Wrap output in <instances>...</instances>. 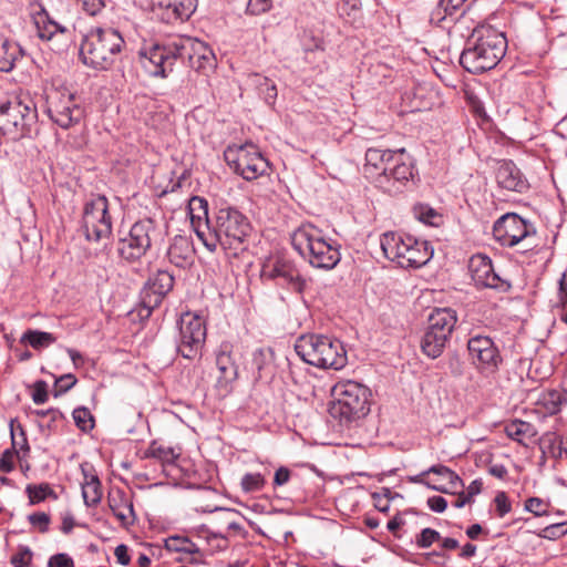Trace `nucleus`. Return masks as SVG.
<instances>
[{"mask_svg": "<svg viewBox=\"0 0 567 567\" xmlns=\"http://www.w3.org/2000/svg\"><path fill=\"white\" fill-rule=\"evenodd\" d=\"M143 69L153 78L166 79L187 61L192 69L207 73L215 68L213 52L203 42L174 37L145 43L137 52Z\"/></svg>", "mask_w": 567, "mask_h": 567, "instance_id": "f257e3e1", "label": "nucleus"}, {"mask_svg": "<svg viewBox=\"0 0 567 567\" xmlns=\"http://www.w3.org/2000/svg\"><path fill=\"white\" fill-rule=\"evenodd\" d=\"M251 231L252 226L247 216L234 207H224L215 214L213 226L203 245L210 252H215L220 246L229 255L237 257L247 249Z\"/></svg>", "mask_w": 567, "mask_h": 567, "instance_id": "f03ea898", "label": "nucleus"}, {"mask_svg": "<svg viewBox=\"0 0 567 567\" xmlns=\"http://www.w3.org/2000/svg\"><path fill=\"white\" fill-rule=\"evenodd\" d=\"M507 40L492 28H475L460 56V64L472 74L494 69L505 55Z\"/></svg>", "mask_w": 567, "mask_h": 567, "instance_id": "7ed1b4c3", "label": "nucleus"}, {"mask_svg": "<svg viewBox=\"0 0 567 567\" xmlns=\"http://www.w3.org/2000/svg\"><path fill=\"white\" fill-rule=\"evenodd\" d=\"M292 247L312 267L333 269L341 259L339 245L327 239L321 229L312 224H302L291 235Z\"/></svg>", "mask_w": 567, "mask_h": 567, "instance_id": "20e7f679", "label": "nucleus"}, {"mask_svg": "<svg viewBox=\"0 0 567 567\" xmlns=\"http://www.w3.org/2000/svg\"><path fill=\"white\" fill-rule=\"evenodd\" d=\"M124 39L113 28H93L82 39L80 59L84 65L96 70H110L124 47Z\"/></svg>", "mask_w": 567, "mask_h": 567, "instance_id": "39448f33", "label": "nucleus"}, {"mask_svg": "<svg viewBox=\"0 0 567 567\" xmlns=\"http://www.w3.org/2000/svg\"><path fill=\"white\" fill-rule=\"evenodd\" d=\"M295 351L306 363L319 369H342L348 361L342 342L323 334H302L295 343Z\"/></svg>", "mask_w": 567, "mask_h": 567, "instance_id": "423d86ee", "label": "nucleus"}, {"mask_svg": "<svg viewBox=\"0 0 567 567\" xmlns=\"http://www.w3.org/2000/svg\"><path fill=\"white\" fill-rule=\"evenodd\" d=\"M332 402L329 412L340 423L348 424L370 412L371 391L362 383L352 380L338 382L332 388Z\"/></svg>", "mask_w": 567, "mask_h": 567, "instance_id": "0eeeda50", "label": "nucleus"}, {"mask_svg": "<svg viewBox=\"0 0 567 567\" xmlns=\"http://www.w3.org/2000/svg\"><path fill=\"white\" fill-rule=\"evenodd\" d=\"M44 112L63 130H69L85 116V109L79 97L66 87L51 85L44 90Z\"/></svg>", "mask_w": 567, "mask_h": 567, "instance_id": "6e6552de", "label": "nucleus"}, {"mask_svg": "<svg viewBox=\"0 0 567 567\" xmlns=\"http://www.w3.org/2000/svg\"><path fill=\"white\" fill-rule=\"evenodd\" d=\"M457 323V313L452 308H435L427 318V327L421 339L422 352L436 359L443 353Z\"/></svg>", "mask_w": 567, "mask_h": 567, "instance_id": "1a4fd4ad", "label": "nucleus"}, {"mask_svg": "<svg viewBox=\"0 0 567 567\" xmlns=\"http://www.w3.org/2000/svg\"><path fill=\"white\" fill-rule=\"evenodd\" d=\"M38 113L32 102H23L17 96L0 101V132L13 140L28 136L37 122Z\"/></svg>", "mask_w": 567, "mask_h": 567, "instance_id": "9d476101", "label": "nucleus"}, {"mask_svg": "<svg viewBox=\"0 0 567 567\" xmlns=\"http://www.w3.org/2000/svg\"><path fill=\"white\" fill-rule=\"evenodd\" d=\"M161 237L162 233L153 218L138 219L132 225L128 235L118 240V256L128 262L136 261L145 256Z\"/></svg>", "mask_w": 567, "mask_h": 567, "instance_id": "9b49d317", "label": "nucleus"}, {"mask_svg": "<svg viewBox=\"0 0 567 567\" xmlns=\"http://www.w3.org/2000/svg\"><path fill=\"white\" fill-rule=\"evenodd\" d=\"M228 166L246 181H254L267 173L268 161L254 144L233 145L224 151Z\"/></svg>", "mask_w": 567, "mask_h": 567, "instance_id": "f8f14e48", "label": "nucleus"}, {"mask_svg": "<svg viewBox=\"0 0 567 567\" xmlns=\"http://www.w3.org/2000/svg\"><path fill=\"white\" fill-rule=\"evenodd\" d=\"M536 235L532 223L516 213H506L493 226V237L503 247H515L523 244L524 251L533 248L530 238Z\"/></svg>", "mask_w": 567, "mask_h": 567, "instance_id": "ddd939ff", "label": "nucleus"}, {"mask_svg": "<svg viewBox=\"0 0 567 567\" xmlns=\"http://www.w3.org/2000/svg\"><path fill=\"white\" fill-rule=\"evenodd\" d=\"M176 350L185 359L194 360L202 355L206 340V326L202 317L186 312L177 322Z\"/></svg>", "mask_w": 567, "mask_h": 567, "instance_id": "4468645a", "label": "nucleus"}, {"mask_svg": "<svg viewBox=\"0 0 567 567\" xmlns=\"http://www.w3.org/2000/svg\"><path fill=\"white\" fill-rule=\"evenodd\" d=\"M81 228L89 241H100L111 236L112 218L104 195H96L84 204Z\"/></svg>", "mask_w": 567, "mask_h": 567, "instance_id": "2eb2a0df", "label": "nucleus"}, {"mask_svg": "<svg viewBox=\"0 0 567 567\" xmlns=\"http://www.w3.org/2000/svg\"><path fill=\"white\" fill-rule=\"evenodd\" d=\"M467 351L474 367L482 373H494L503 362L494 340L484 334H473L467 340Z\"/></svg>", "mask_w": 567, "mask_h": 567, "instance_id": "dca6fc26", "label": "nucleus"}, {"mask_svg": "<svg viewBox=\"0 0 567 567\" xmlns=\"http://www.w3.org/2000/svg\"><path fill=\"white\" fill-rule=\"evenodd\" d=\"M174 276L164 269H158L148 278L141 291V308L138 315L148 318L152 311L161 306L165 296L173 289Z\"/></svg>", "mask_w": 567, "mask_h": 567, "instance_id": "f3484780", "label": "nucleus"}, {"mask_svg": "<svg viewBox=\"0 0 567 567\" xmlns=\"http://www.w3.org/2000/svg\"><path fill=\"white\" fill-rule=\"evenodd\" d=\"M382 177L388 185L375 187L390 195L401 193L409 181L413 178V164L403 148L394 152L386 163V171Z\"/></svg>", "mask_w": 567, "mask_h": 567, "instance_id": "a211bd4d", "label": "nucleus"}, {"mask_svg": "<svg viewBox=\"0 0 567 567\" xmlns=\"http://www.w3.org/2000/svg\"><path fill=\"white\" fill-rule=\"evenodd\" d=\"M468 268L476 286L491 288L501 292H507L512 285L503 279L495 270L492 259L483 254H476L471 257Z\"/></svg>", "mask_w": 567, "mask_h": 567, "instance_id": "6ab92c4d", "label": "nucleus"}, {"mask_svg": "<svg viewBox=\"0 0 567 567\" xmlns=\"http://www.w3.org/2000/svg\"><path fill=\"white\" fill-rule=\"evenodd\" d=\"M196 10V0H154L152 19L166 24L181 23L188 20Z\"/></svg>", "mask_w": 567, "mask_h": 567, "instance_id": "aec40b11", "label": "nucleus"}, {"mask_svg": "<svg viewBox=\"0 0 567 567\" xmlns=\"http://www.w3.org/2000/svg\"><path fill=\"white\" fill-rule=\"evenodd\" d=\"M467 0H435L429 21L441 29H450L467 10Z\"/></svg>", "mask_w": 567, "mask_h": 567, "instance_id": "412c9836", "label": "nucleus"}, {"mask_svg": "<svg viewBox=\"0 0 567 567\" xmlns=\"http://www.w3.org/2000/svg\"><path fill=\"white\" fill-rule=\"evenodd\" d=\"M269 277L279 279L281 285H286L297 293H302L307 286V280L301 276L293 261L286 257L274 259L269 269Z\"/></svg>", "mask_w": 567, "mask_h": 567, "instance_id": "4be33fe9", "label": "nucleus"}, {"mask_svg": "<svg viewBox=\"0 0 567 567\" xmlns=\"http://www.w3.org/2000/svg\"><path fill=\"white\" fill-rule=\"evenodd\" d=\"M395 151L370 147L365 152L363 174L374 186L388 185L382 174L386 171V163Z\"/></svg>", "mask_w": 567, "mask_h": 567, "instance_id": "5701e85b", "label": "nucleus"}, {"mask_svg": "<svg viewBox=\"0 0 567 567\" xmlns=\"http://www.w3.org/2000/svg\"><path fill=\"white\" fill-rule=\"evenodd\" d=\"M413 244H415L413 236L395 231L384 233L380 238V246L384 256L391 261H396L399 266L400 260L406 258L410 246Z\"/></svg>", "mask_w": 567, "mask_h": 567, "instance_id": "b1692460", "label": "nucleus"}, {"mask_svg": "<svg viewBox=\"0 0 567 567\" xmlns=\"http://www.w3.org/2000/svg\"><path fill=\"white\" fill-rule=\"evenodd\" d=\"M496 182L499 187L523 193L528 188V182L513 161H502L496 171Z\"/></svg>", "mask_w": 567, "mask_h": 567, "instance_id": "393cba45", "label": "nucleus"}, {"mask_svg": "<svg viewBox=\"0 0 567 567\" xmlns=\"http://www.w3.org/2000/svg\"><path fill=\"white\" fill-rule=\"evenodd\" d=\"M188 214L195 234L204 243L206 234L210 230L214 223V219H210L208 216L207 200L199 196H193L188 203Z\"/></svg>", "mask_w": 567, "mask_h": 567, "instance_id": "a878e982", "label": "nucleus"}, {"mask_svg": "<svg viewBox=\"0 0 567 567\" xmlns=\"http://www.w3.org/2000/svg\"><path fill=\"white\" fill-rule=\"evenodd\" d=\"M194 248L186 236H175L167 250L169 261L178 268H186L193 261Z\"/></svg>", "mask_w": 567, "mask_h": 567, "instance_id": "bb28decb", "label": "nucleus"}, {"mask_svg": "<svg viewBox=\"0 0 567 567\" xmlns=\"http://www.w3.org/2000/svg\"><path fill=\"white\" fill-rule=\"evenodd\" d=\"M404 260H400L402 268H420L426 265L434 255V249L426 240L415 238V244L410 246Z\"/></svg>", "mask_w": 567, "mask_h": 567, "instance_id": "cd10ccee", "label": "nucleus"}, {"mask_svg": "<svg viewBox=\"0 0 567 567\" xmlns=\"http://www.w3.org/2000/svg\"><path fill=\"white\" fill-rule=\"evenodd\" d=\"M251 367L255 371V380H268L272 377L274 352L271 349H258L252 353Z\"/></svg>", "mask_w": 567, "mask_h": 567, "instance_id": "c85d7f7f", "label": "nucleus"}, {"mask_svg": "<svg viewBox=\"0 0 567 567\" xmlns=\"http://www.w3.org/2000/svg\"><path fill=\"white\" fill-rule=\"evenodd\" d=\"M22 48L14 41L2 40L0 44V71L10 72L23 56Z\"/></svg>", "mask_w": 567, "mask_h": 567, "instance_id": "c756f323", "label": "nucleus"}, {"mask_svg": "<svg viewBox=\"0 0 567 567\" xmlns=\"http://www.w3.org/2000/svg\"><path fill=\"white\" fill-rule=\"evenodd\" d=\"M567 402V392L560 390H548L543 392L538 400L537 405L544 409L547 414H556L560 411L564 403Z\"/></svg>", "mask_w": 567, "mask_h": 567, "instance_id": "7c9ffc66", "label": "nucleus"}, {"mask_svg": "<svg viewBox=\"0 0 567 567\" xmlns=\"http://www.w3.org/2000/svg\"><path fill=\"white\" fill-rule=\"evenodd\" d=\"M507 436L520 444H524L525 439H534L538 432L536 427L528 422L522 420H513L505 426Z\"/></svg>", "mask_w": 567, "mask_h": 567, "instance_id": "2f4dec72", "label": "nucleus"}, {"mask_svg": "<svg viewBox=\"0 0 567 567\" xmlns=\"http://www.w3.org/2000/svg\"><path fill=\"white\" fill-rule=\"evenodd\" d=\"M85 481L82 484V497L87 507L96 506L102 498V487L99 477L94 474H84Z\"/></svg>", "mask_w": 567, "mask_h": 567, "instance_id": "473e14b6", "label": "nucleus"}, {"mask_svg": "<svg viewBox=\"0 0 567 567\" xmlns=\"http://www.w3.org/2000/svg\"><path fill=\"white\" fill-rule=\"evenodd\" d=\"M540 450L542 453H549L556 460L567 458V446L561 436L546 434L542 440Z\"/></svg>", "mask_w": 567, "mask_h": 567, "instance_id": "72a5a7b5", "label": "nucleus"}, {"mask_svg": "<svg viewBox=\"0 0 567 567\" xmlns=\"http://www.w3.org/2000/svg\"><path fill=\"white\" fill-rule=\"evenodd\" d=\"M145 457L156 458L161 461L163 465H171L179 457V453L173 447L164 446L158 444L156 441H153L145 451Z\"/></svg>", "mask_w": 567, "mask_h": 567, "instance_id": "f704fd0d", "label": "nucleus"}, {"mask_svg": "<svg viewBox=\"0 0 567 567\" xmlns=\"http://www.w3.org/2000/svg\"><path fill=\"white\" fill-rule=\"evenodd\" d=\"M251 81L264 101L271 105L277 99V87L274 81L260 74H252Z\"/></svg>", "mask_w": 567, "mask_h": 567, "instance_id": "c9c22d12", "label": "nucleus"}, {"mask_svg": "<svg viewBox=\"0 0 567 567\" xmlns=\"http://www.w3.org/2000/svg\"><path fill=\"white\" fill-rule=\"evenodd\" d=\"M165 548L169 551L194 555L199 553L198 546L187 537L172 536L165 540Z\"/></svg>", "mask_w": 567, "mask_h": 567, "instance_id": "e433bc0d", "label": "nucleus"}, {"mask_svg": "<svg viewBox=\"0 0 567 567\" xmlns=\"http://www.w3.org/2000/svg\"><path fill=\"white\" fill-rule=\"evenodd\" d=\"M22 341L28 342L33 349H41L54 343L56 338L50 332L28 330L23 333Z\"/></svg>", "mask_w": 567, "mask_h": 567, "instance_id": "4c0bfd02", "label": "nucleus"}, {"mask_svg": "<svg viewBox=\"0 0 567 567\" xmlns=\"http://www.w3.org/2000/svg\"><path fill=\"white\" fill-rule=\"evenodd\" d=\"M218 370L216 386L226 393L231 391L234 382L238 378V367H226Z\"/></svg>", "mask_w": 567, "mask_h": 567, "instance_id": "58836bf2", "label": "nucleus"}, {"mask_svg": "<svg viewBox=\"0 0 567 567\" xmlns=\"http://www.w3.org/2000/svg\"><path fill=\"white\" fill-rule=\"evenodd\" d=\"M75 425L83 432H89L94 427V417L85 406H79L72 413Z\"/></svg>", "mask_w": 567, "mask_h": 567, "instance_id": "ea45409f", "label": "nucleus"}, {"mask_svg": "<svg viewBox=\"0 0 567 567\" xmlns=\"http://www.w3.org/2000/svg\"><path fill=\"white\" fill-rule=\"evenodd\" d=\"M25 492L29 496L30 504H37L44 501L48 496L53 495L56 497L54 491L48 483H42L39 485H28Z\"/></svg>", "mask_w": 567, "mask_h": 567, "instance_id": "a19ab883", "label": "nucleus"}, {"mask_svg": "<svg viewBox=\"0 0 567 567\" xmlns=\"http://www.w3.org/2000/svg\"><path fill=\"white\" fill-rule=\"evenodd\" d=\"M14 423H16V420L12 419L10 421V433H11V444H12L11 449L13 451H17V449L19 447L20 450L28 452L30 450V447L28 444L25 431L21 424H18L16 427Z\"/></svg>", "mask_w": 567, "mask_h": 567, "instance_id": "79ce46f5", "label": "nucleus"}, {"mask_svg": "<svg viewBox=\"0 0 567 567\" xmlns=\"http://www.w3.org/2000/svg\"><path fill=\"white\" fill-rule=\"evenodd\" d=\"M265 484L266 480L260 473H246L240 481V486L246 493L259 492Z\"/></svg>", "mask_w": 567, "mask_h": 567, "instance_id": "37998d69", "label": "nucleus"}, {"mask_svg": "<svg viewBox=\"0 0 567 567\" xmlns=\"http://www.w3.org/2000/svg\"><path fill=\"white\" fill-rule=\"evenodd\" d=\"M38 29V35L42 40H51L56 33V22L50 19L47 12L40 16L35 22Z\"/></svg>", "mask_w": 567, "mask_h": 567, "instance_id": "c03bdc74", "label": "nucleus"}, {"mask_svg": "<svg viewBox=\"0 0 567 567\" xmlns=\"http://www.w3.org/2000/svg\"><path fill=\"white\" fill-rule=\"evenodd\" d=\"M430 473H433V474H436V475H440L442 477H445L447 478L449 475H451V468L445 466V465H442V464H436V465H432L429 470H426L425 472H423L421 475L416 476L415 478H413V482H416V483H423V480L421 478V476L423 475H426V474H430ZM424 484L433 489V491H437V492H441V493H446L447 491L442 487V486H436V485H432L430 483H425Z\"/></svg>", "mask_w": 567, "mask_h": 567, "instance_id": "a18cd8bd", "label": "nucleus"}, {"mask_svg": "<svg viewBox=\"0 0 567 567\" xmlns=\"http://www.w3.org/2000/svg\"><path fill=\"white\" fill-rule=\"evenodd\" d=\"M414 216L422 223L436 226V219H440L441 216L436 213V210L429 205H416L414 206Z\"/></svg>", "mask_w": 567, "mask_h": 567, "instance_id": "49530a36", "label": "nucleus"}, {"mask_svg": "<svg viewBox=\"0 0 567 567\" xmlns=\"http://www.w3.org/2000/svg\"><path fill=\"white\" fill-rule=\"evenodd\" d=\"M78 382V379L72 373H66L55 379L53 385V396L58 398L71 390Z\"/></svg>", "mask_w": 567, "mask_h": 567, "instance_id": "de8ad7c7", "label": "nucleus"}, {"mask_svg": "<svg viewBox=\"0 0 567 567\" xmlns=\"http://www.w3.org/2000/svg\"><path fill=\"white\" fill-rule=\"evenodd\" d=\"M441 540V535L437 530L426 527L423 528L416 536H415V544L419 548H429L431 547L435 542Z\"/></svg>", "mask_w": 567, "mask_h": 567, "instance_id": "09e8293b", "label": "nucleus"}, {"mask_svg": "<svg viewBox=\"0 0 567 567\" xmlns=\"http://www.w3.org/2000/svg\"><path fill=\"white\" fill-rule=\"evenodd\" d=\"M216 367L217 369L226 368V367H237L233 355H231V346L228 342H223L219 347V350L216 354Z\"/></svg>", "mask_w": 567, "mask_h": 567, "instance_id": "8fccbe9b", "label": "nucleus"}, {"mask_svg": "<svg viewBox=\"0 0 567 567\" xmlns=\"http://www.w3.org/2000/svg\"><path fill=\"white\" fill-rule=\"evenodd\" d=\"M567 523H556L550 524L543 528L540 533L538 534L539 537L549 539V540H556L567 534Z\"/></svg>", "mask_w": 567, "mask_h": 567, "instance_id": "3c124183", "label": "nucleus"}, {"mask_svg": "<svg viewBox=\"0 0 567 567\" xmlns=\"http://www.w3.org/2000/svg\"><path fill=\"white\" fill-rule=\"evenodd\" d=\"M109 506L113 513L123 507L131 516L134 515L133 504L125 497L122 491H117V497L109 495Z\"/></svg>", "mask_w": 567, "mask_h": 567, "instance_id": "603ef678", "label": "nucleus"}, {"mask_svg": "<svg viewBox=\"0 0 567 567\" xmlns=\"http://www.w3.org/2000/svg\"><path fill=\"white\" fill-rule=\"evenodd\" d=\"M549 504L539 497H529L525 502V509L535 516L548 515Z\"/></svg>", "mask_w": 567, "mask_h": 567, "instance_id": "864d4df0", "label": "nucleus"}, {"mask_svg": "<svg viewBox=\"0 0 567 567\" xmlns=\"http://www.w3.org/2000/svg\"><path fill=\"white\" fill-rule=\"evenodd\" d=\"M32 555V550L28 546H19L18 553L11 557L10 563L13 567H30Z\"/></svg>", "mask_w": 567, "mask_h": 567, "instance_id": "5fc2aeb1", "label": "nucleus"}, {"mask_svg": "<svg viewBox=\"0 0 567 567\" xmlns=\"http://www.w3.org/2000/svg\"><path fill=\"white\" fill-rule=\"evenodd\" d=\"M28 520L32 526L39 527L41 533H45L49 529L50 516L45 513L38 512L30 514Z\"/></svg>", "mask_w": 567, "mask_h": 567, "instance_id": "6e6d98bb", "label": "nucleus"}, {"mask_svg": "<svg viewBox=\"0 0 567 567\" xmlns=\"http://www.w3.org/2000/svg\"><path fill=\"white\" fill-rule=\"evenodd\" d=\"M18 454V451H13L12 449H7L2 452L0 456V472L10 473L14 468L13 458L14 455Z\"/></svg>", "mask_w": 567, "mask_h": 567, "instance_id": "4d7b16f0", "label": "nucleus"}, {"mask_svg": "<svg viewBox=\"0 0 567 567\" xmlns=\"http://www.w3.org/2000/svg\"><path fill=\"white\" fill-rule=\"evenodd\" d=\"M32 400L35 404H43L48 401V384L45 381L39 380L34 383Z\"/></svg>", "mask_w": 567, "mask_h": 567, "instance_id": "13d9d810", "label": "nucleus"}, {"mask_svg": "<svg viewBox=\"0 0 567 567\" xmlns=\"http://www.w3.org/2000/svg\"><path fill=\"white\" fill-rule=\"evenodd\" d=\"M446 364L453 377H461L463 374V361L457 353H450L446 358Z\"/></svg>", "mask_w": 567, "mask_h": 567, "instance_id": "bf43d9fd", "label": "nucleus"}, {"mask_svg": "<svg viewBox=\"0 0 567 567\" xmlns=\"http://www.w3.org/2000/svg\"><path fill=\"white\" fill-rule=\"evenodd\" d=\"M496 505V512L498 517L503 518L512 509L511 503L507 495L504 492H499L494 498Z\"/></svg>", "mask_w": 567, "mask_h": 567, "instance_id": "052dcab7", "label": "nucleus"}, {"mask_svg": "<svg viewBox=\"0 0 567 567\" xmlns=\"http://www.w3.org/2000/svg\"><path fill=\"white\" fill-rule=\"evenodd\" d=\"M89 16L99 14L105 7L104 0H78Z\"/></svg>", "mask_w": 567, "mask_h": 567, "instance_id": "680f3d73", "label": "nucleus"}, {"mask_svg": "<svg viewBox=\"0 0 567 567\" xmlns=\"http://www.w3.org/2000/svg\"><path fill=\"white\" fill-rule=\"evenodd\" d=\"M48 567H74V561L68 554L60 553L50 557Z\"/></svg>", "mask_w": 567, "mask_h": 567, "instance_id": "e2e57ef3", "label": "nucleus"}, {"mask_svg": "<svg viewBox=\"0 0 567 567\" xmlns=\"http://www.w3.org/2000/svg\"><path fill=\"white\" fill-rule=\"evenodd\" d=\"M270 9V0H249L247 12L254 16L264 13Z\"/></svg>", "mask_w": 567, "mask_h": 567, "instance_id": "0e129e2a", "label": "nucleus"}, {"mask_svg": "<svg viewBox=\"0 0 567 567\" xmlns=\"http://www.w3.org/2000/svg\"><path fill=\"white\" fill-rule=\"evenodd\" d=\"M303 50L306 52L324 51V42L321 38L310 34L305 39Z\"/></svg>", "mask_w": 567, "mask_h": 567, "instance_id": "69168bd1", "label": "nucleus"}, {"mask_svg": "<svg viewBox=\"0 0 567 567\" xmlns=\"http://www.w3.org/2000/svg\"><path fill=\"white\" fill-rule=\"evenodd\" d=\"M291 477V471L286 466H280L274 475V487L286 485Z\"/></svg>", "mask_w": 567, "mask_h": 567, "instance_id": "338daca9", "label": "nucleus"}, {"mask_svg": "<svg viewBox=\"0 0 567 567\" xmlns=\"http://www.w3.org/2000/svg\"><path fill=\"white\" fill-rule=\"evenodd\" d=\"M427 506L435 513H443L447 507V502L443 496H432L427 498Z\"/></svg>", "mask_w": 567, "mask_h": 567, "instance_id": "774afa93", "label": "nucleus"}]
</instances>
